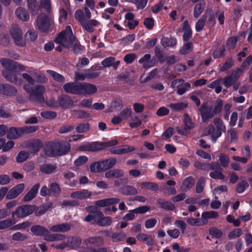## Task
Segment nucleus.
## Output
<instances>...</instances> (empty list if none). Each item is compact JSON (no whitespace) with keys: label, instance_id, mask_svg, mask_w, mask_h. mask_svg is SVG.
Listing matches in <instances>:
<instances>
[{"label":"nucleus","instance_id":"obj_1","mask_svg":"<svg viewBox=\"0 0 252 252\" xmlns=\"http://www.w3.org/2000/svg\"><path fill=\"white\" fill-rule=\"evenodd\" d=\"M31 74L23 73L22 76L24 79L26 80L29 84H25L23 86L24 90L30 93V98L32 101L41 102L44 101L43 95L45 91L43 86H36L34 89H32V85L34 82V79L31 76Z\"/></svg>","mask_w":252,"mask_h":252},{"label":"nucleus","instance_id":"obj_2","mask_svg":"<svg viewBox=\"0 0 252 252\" xmlns=\"http://www.w3.org/2000/svg\"><path fill=\"white\" fill-rule=\"evenodd\" d=\"M222 107L223 101L220 99H217L214 105L203 103L199 109L202 121L205 123L208 120L213 118L216 115L220 113Z\"/></svg>","mask_w":252,"mask_h":252},{"label":"nucleus","instance_id":"obj_3","mask_svg":"<svg viewBox=\"0 0 252 252\" xmlns=\"http://www.w3.org/2000/svg\"><path fill=\"white\" fill-rule=\"evenodd\" d=\"M214 125L210 124L207 126L203 131V135H211V141L215 143L217 139L220 137L222 132L225 131L226 127L223 121L219 118L213 119Z\"/></svg>","mask_w":252,"mask_h":252},{"label":"nucleus","instance_id":"obj_4","mask_svg":"<svg viewBox=\"0 0 252 252\" xmlns=\"http://www.w3.org/2000/svg\"><path fill=\"white\" fill-rule=\"evenodd\" d=\"M76 38L73 34L70 26H66L65 29L60 33L57 37L55 39V42L59 43L56 50L59 51H62V47L69 48L74 42Z\"/></svg>","mask_w":252,"mask_h":252},{"label":"nucleus","instance_id":"obj_5","mask_svg":"<svg viewBox=\"0 0 252 252\" xmlns=\"http://www.w3.org/2000/svg\"><path fill=\"white\" fill-rule=\"evenodd\" d=\"M70 145L64 141L51 143L45 148V154L49 157L60 156L67 153Z\"/></svg>","mask_w":252,"mask_h":252},{"label":"nucleus","instance_id":"obj_6","mask_svg":"<svg viewBox=\"0 0 252 252\" xmlns=\"http://www.w3.org/2000/svg\"><path fill=\"white\" fill-rule=\"evenodd\" d=\"M117 159L111 158L102 161L92 163L90 166L92 172H100L112 168L116 163Z\"/></svg>","mask_w":252,"mask_h":252},{"label":"nucleus","instance_id":"obj_7","mask_svg":"<svg viewBox=\"0 0 252 252\" xmlns=\"http://www.w3.org/2000/svg\"><path fill=\"white\" fill-rule=\"evenodd\" d=\"M34 206L26 205L17 208L12 213V217L13 218L16 215L18 218H25L32 214L34 211Z\"/></svg>","mask_w":252,"mask_h":252},{"label":"nucleus","instance_id":"obj_8","mask_svg":"<svg viewBox=\"0 0 252 252\" xmlns=\"http://www.w3.org/2000/svg\"><path fill=\"white\" fill-rule=\"evenodd\" d=\"M183 118L184 128L178 127L176 128V130L180 134L187 135L189 133L188 130L192 129L194 127V123L188 114H184Z\"/></svg>","mask_w":252,"mask_h":252},{"label":"nucleus","instance_id":"obj_9","mask_svg":"<svg viewBox=\"0 0 252 252\" xmlns=\"http://www.w3.org/2000/svg\"><path fill=\"white\" fill-rule=\"evenodd\" d=\"M60 106L65 109H68L74 107L77 100L71 98L67 95H63L58 97Z\"/></svg>","mask_w":252,"mask_h":252},{"label":"nucleus","instance_id":"obj_10","mask_svg":"<svg viewBox=\"0 0 252 252\" xmlns=\"http://www.w3.org/2000/svg\"><path fill=\"white\" fill-rule=\"evenodd\" d=\"M11 35L15 44L19 46H24L26 45L25 41L22 38V32L18 27L13 28L10 31Z\"/></svg>","mask_w":252,"mask_h":252},{"label":"nucleus","instance_id":"obj_11","mask_svg":"<svg viewBox=\"0 0 252 252\" xmlns=\"http://www.w3.org/2000/svg\"><path fill=\"white\" fill-rule=\"evenodd\" d=\"M25 187V185L23 183L17 185L8 191L6 195V198L7 199L15 198L23 192Z\"/></svg>","mask_w":252,"mask_h":252},{"label":"nucleus","instance_id":"obj_12","mask_svg":"<svg viewBox=\"0 0 252 252\" xmlns=\"http://www.w3.org/2000/svg\"><path fill=\"white\" fill-rule=\"evenodd\" d=\"M96 87L92 84L83 83H80V94L92 95L96 92Z\"/></svg>","mask_w":252,"mask_h":252},{"label":"nucleus","instance_id":"obj_13","mask_svg":"<svg viewBox=\"0 0 252 252\" xmlns=\"http://www.w3.org/2000/svg\"><path fill=\"white\" fill-rule=\"evenodd\" d=\"M63 89L67 93L80 94V83H67L63 85Z\"/></svg>","mask_w":252,"mask_h":252},{"label":"nucleus","instance_id":"obj_14","mask_svg":"<svg viewBox=\"0 0 252 252\" xmlns=\"http://www.w3.org/2000/svg\"><path fill=\"white\" fill-rule=\"evenodd\" d=\"M134 146L124 145L122 147H117L110 149V152L113 154L122 155L126 154L134 151Z\"/></svg>","mask_w":252,"mask_h":252},{"label":"nucleus","instance_id":"obj_15","mask_svg":"<svg viewBox=\"0 0 252 252\" xmlns=\"http://www.w3.org/2000/svg\"><path fill=\"white\" fill-rule=\"evenodd\" d=\"M37 26L38 29L43 32L46 31L48 29L49 23L45 15L41 14L38 16L37 19Z\"/></svg>","mask_w":252,"mask_h":252},{"label":"nucleus","instance_id":"obj_16","mask_svg":"<svg viewBox=\"0 0 252 252\" xmlns=\"http://www.w3.org/2000/svg\"><path fill=\"white\" fill-rule=\"evenodd\" d=\"M15 71L13 70H4L2 72V75L7 81L14 83L16 84H21L20 82L18 80V74Z\"/></svg>","mask_w":252,"mask_h":252},{"label":"nucleus","instance_id":"obj_17","mask_svg":"<svg viewBox=\"0 0 252 252\" xmlns=\"http://www.w3.org/2000/svg\"><path fill=\"white\" fill-rule=\"evenodd\" d=\"M92 192L88 190L83 189L73 192L70 194V197L76 199H86L90 197Z\"/></svg>","mask_w":252,"mask_h":252},{"label":"nucleus","instance_id":"obj_18","mask_svg":"<svg viewBox=\"0 0 252 252\" xmlns=\"http://www.w3.org/2000/svg\"><path fill=\"white\" fill-rule=\"evenodd\" d=\"M40 184L39 183L35 184L24 196L23 200L24 202H30L34 198L37 193Z\"/></svg>","mask_w":252,"mask_h":252},{"label":"nucleus","instance_id":"obj_19","mask_svg":"<svg viewBox=\"0 0 252 252\" xmlns=\"http://www.w3.org/2000/svg\"><path fill=\"white\" fill-rule=\"evenodd\" d=\"M100 23L95 19H91L88 21H85L81 25L82 27L87 32L92 33L94 32V27H99Z\"/></svg>","mask_w":252,"mask_h":252},{"label":"nucleus","instance_id":"obj_20","mask_svg":"<svg viewBox=\"0 0 252 252\" xmlns=\"http://www.w3.org/2000/svg\"><path fill=\"white\" fill-rule=\"evenodd\" d=\"M23 135L22 128L12 127L7 132V137L10 139H17Z\"/></svg>","mask_w":252,"mask_h":252},{"label":"nucleus","instance_id":"obj_21","mask_svg":"<svg viewBox=\"0 0 252 252\" xmlns=\"http://www.w3.org/2000/svg\"><path fill=\"white\" fill-rule=\"evenodd\" d=\"M120 63V61H115V59L112 57L106 58L101 62V64L104 67H109L112 66L115 70L118 68Z\"/></svg>","mask_w":252,"mask_h":252},{"label":"nucleus","instance_id":"obj_22","mask_svg":"<svg viewBox=\"0 0 252 252\" xmlns=\"http://www.w3.org/2000/svg\"><path fill=\"white\" fill-rule=\"evenodd\" d=\"M70 225L67 223L56 224L49 227L51 231L54 232H64L70 230Z\"/></svg>","mask_w":252,"mask_h":252},{"label":"nucleus","instance_id":"obj_23","mask_svg":"<svg viewBox=\"0 0 252 252\" xmlns=\"http://www.w3.org/2000/svg\"><path fill=\"white\" fill-rule=\"evenodd\" d=\"M120 201L118 198H106L97 200L95 204L99 207H106L110 205L116 204Z\"/></svg>","mask_w":252,"mask_h":252},{"label":"nucleus","instance_id":"obj_24","mask_svg":"<svg viewBox=\"0 0 252 252\" xmlns=\"http://www.w3.org/2000/svg\"><path fill=\"white\" fill-rule=\"evenodd\" d=\"M219 217V214L214 211H207L203 213L201 215L202 224H206L208 222V219H216Z\"/></svg>","mask_w":252,"mask_h":252},{"label":"nucleus","instance_id":"obj_25","mask_svg":"<svg viewBox=\"0 0 252 252\" xmlns=\"http://www.w3.org/2000/svg\"><path fill=\"white\" fill-rule=\"evenodd\" d=\"M136 238L139 241L142 242L148 246H153L154 240L151 235L145 233H140L137 235Z\"/></svg>","mask_w":252,"mask_h":252},{"label":"nucleus","instance_id":"obj_26","mask_svg":"<svg viewBox=\"0 0 252 252\" xmlns=\"http://www.w3.org/2000/svg\"><path fill=\"white\" fill-rule=\"evenodd\" d=\"M139 63L142 64L145 68H148L152 67L154 65L153 59H151L150 54H145L141 59L139 60Z\"/></svg>","mask_w":252,"mask_h":252},{"label":"nucleus","instance_id":"obj_27","mask_svg":"<svg viewBox=\"0 0 252 252\" xmlns=\"http://www.w3.org/2000/svg\"><path fill=\"white\" fill-rule=\"evenodd\" d=\"M104 148V146H102L101 143H94L89 145L81 146L80 149L83 151H99Z\"/></svg>","mask_w":252,"mask_h":252},{"label":"nucleus","instance_id":"obj_28","mask_svg":"<svg viewBox=\"0 0 252 252\" xmlns=\"http://www.w3.org/2000/svg\"><path fill=\"white\" fill-rule=\"evenodd\" d=\"M124 174V172L122 169H115L113 170H110L105 173L104 177L107 179H110L112 178H118L119 177H123Z\"/></svg>","mask_w":252,"mask_h":252},{"label":"nucleus","instance_id":"obj_29","mask_svg":"<svg viewBox=\"0 0 252 252\" xmlns=\"http://www.w3.org/2000/svg\"><path fill=\"white\" fill-rule=\"evenodd\" d=\"M44 240L47 241H60L65 239L64 235L61 234H51L48 230V232L43 235Z\"/></svg>","mask_w":252,"mask_h":252},{"label":"nucleus","instance_id":"obj_30","mask_svg":"<svg viewBox=\"0 0 252 252\" xmlns=\"http://www.w3.org/2000/svg\"><path fill=\"white\" fill-rule=\"evenodd\" d=\"M84 243L87 246H99L103 244V239L100 237H93L85 240Z\"/></svg>","mask_w":252,"mask_h":252},{"label":"nucleus","instance_id":"obj_31","mask_svg":"<svg viewBox=\"0 0 252 252\" xmlns=\"http://www.w3.org/2000/svg\"><path fill=\"white\" fill-rule=\"evenodd\" d=\"M194 184V179L189 176L186 178L181 186V189L183 191H187L190 189Z\"/></svg>","mask_w":252,"mask_h":252},{"label":"nucleus","instance_id":"obj_32","mask_svg":"<svg viewBox=\"0 0 252 252\" xmlns=\"http://www.w3.org/2000/svg\"><path fill=\"white\" fill-rule=\"evenodd\" d=\"M31 231L35 236H43L45 233L48 232V229L40 225H35L31 227Z\"/></svg>","mask_w":252,"mask_h":252},{"label":"nucleus","instance_id":"obj_33","mask_svg":"<svg viewBox=\"0 0 252 252\" xmlns=\"http://www.w3.org/2000/svg\"><path fill=\"white\" fill-rule=\"evenodd\" d=\"M57 169L56 164H44L40 167V171L44 174H52Z\"/></svg>","mask_w":252,"mask_h":252},{"label":"nucleus","instance_id":"obj_34","mask_svg":"<svg viewBox=\"0 0 252 252\" xmlns=\"http://www.w3.org/2000/svg\"><path fill=\"white\" fill-rule=\"evenodd\" d=\"M188 106V104L185 102H179L175 103H170L168 105V107L171 110L179 111L186 109Z\"/></svg>","mask_w":252,"mask_h":252},{"label":"nucleus","instance_id":"obj_35","mask_svg":"<svg viewBox=\"0 0 252 252\" xmlns=\"http://www.w3.org/2000/svg\"><path fill=\"white\" fill-rule=\"evenodd\" d=\"M29 73L35 77L37 82L44 83L46 82L47 81V78L40 71L34 70L29 71Z\"/></svg>","mask_w":252,"mask_h":252},{"label":"nucleus","instance_id":"obj_36","mask_svg":"<svg viewBox=\"0 0 252 252\" xmlns=\"http://www.w3.org/2000/svg\"><path fill=\"white\" fill-rule=\"evenodd\" d=\"M213 170V171L211 172L209 174L210 177L214 179L220 180H223L225 176L221 172L222 168L219 165L216 169Z\"/></svg>","mask_w":252,"mask_h":252},{"label":"nucleus","instance_id":"obj_37","mask_svg":"<svg viewBox=\"0 0 252 252\" xmlns=\"http://www.w3.org/2000/svg\"><path fill=\"white\" fill-rule=\"evenodd\" d=\"M122 193L125 195H135L138 193L137 189L131 186H124L121 189Z\"/></svg>","mask_w":252,"mask_h":252},{"label":"nucleus","instance_id":"obj_38","mask_svg":"<svg viewBox=\"0 0 252 252\" xmlns=\"http://www.w3.org/2000/svg\"><path fill=\"white\" fill-rule=\"evenodd\" d=\"M28 146L32 152H36L42 146V142L38 139H34L29 142Z\"/></svg>","mask_w":252,"mask_h":252},{"label":"nucleus","instance_id":"obj_39","mask_svg":"<svg viewBox=\"0 0 252 252\" xmlns=\"http://www.w3.org/2000/svg\"><path fill=\"white\" fill-rule=\"evenodd\" d=\"M15 13L17 17L23 21H26L29 19V15L28 14L27 12L22 8H18L16 10Z\"/></svg>","mask_w":252,"mask_h":252},{"label":"nucleus","instance_id":"obj_40","mask_svg":"<svg viewBox=\"0 0 252 252\" xmlns=\"http://www.w3.org/2000/svg\"><path fill=\"white\" fill-rule=\"evenodd\" d=\"M177 43V40L174 38L163 37L161 40V44L164 47H173Z\"/></svg>","mask_w":252,"mask_h":252},{"label":"nucleus","instance_id":"obj_41","mask_svg":"<svg viewBox=\"0 0 252 252\" xmlns=\"http://www.w3.org/2000/svg\"><path fill=\"white\" fill-rule=\"evenodd\" d=\"M28 6L32 14H36L39 7L36 0H28Z\"/></svg>","mask_w":252,"mask_h":252},{"label":"nucleus","instance_id":"obj_42","mask_svg":"<svg viewBox=\"0 0 252 252\" xmlns=\"http://www.w3.org/2000/svg\"><path fill=\"white\" fill-rule=\"evenodd\" d=\"M51 196H58L61 192V189L56 183H52L50 185Z\"/></svg>","mask_w":252,"mask_h":252},{"label":"nucleus","instance_id":"obj_43","mask_svg":"<svg viewBox=\"0 0 252 252\" xmlns=\"http://www.w3.org/2000/svg\"><path fill=\"white\" fill-rule=\"evenodd\" d=\"M158 202L159 204L160 207L162 208L169 210H173L175 208L174 205L164 199H159L158 200Z\"/></svg>","mask_w":252,"mask_h":252},{"label":"nucleus","instance_id":"obj_44","mask_svg":"<svg viewBox=\"0 0 252 252\" xmlns=\"http://www.w3.org/2000/svg\"><path fill=\"white\" fill-rule=\"evenodd\" d=\"M46 72L54 80L59 82H64L65 81L64 77L60 74L51 70H47Z\"/></svg>","mask_w":252,"mask_h":252},{"label":"nucleus","instance_id":"obj_45","mask_svg":"<svg viewBox=\"0 0 252 252\" xmlns=\"http://www.w3.org/2000/svg\"><path fill=\"white\" fill-rule=\"evenodd\" d=\"M140 187L142 189H147L152 191H156L158 189V184L153 182H143L141 184Z\"/></svg>","mask_w":252,"mask_h":252},{"label":"nucleus","instance_id":"obj_46","mask_svg":"<svg viewBox=\"0 0 252 252\" xmlns=\"http://www.w3.org/2000/svg\"><path fill=\"white\" fill-rule=\"evenodd\" d=\"M0 63L2 66L5 68V70L9 71L10 70H13L15 62L11 60L3 58L0 60Z\"/></svg>","mask_w":252,"mask_h":252},{"label":"nucleus","instance_id":"obj_47","mask_svg":"<svg viewBox=\"0 0 252 252\" xmlns=\"http://www.w3.org/2000/svg\"><path fill=\"white\" fill-rule=\"evenodd\" d=\"M205 8L204 3H199L196 4L194 8L193 16L195 18H198L203 11Z\"/></svg>","mask_w":252,"mask_h":252},{"label":"nucleus","instance_id":"obj_48","mask_svg":"<svg viewBox=\"0 0 252 252\" xmlns=\"http://www.w3.org/2000/svg\"><path fill=\"white\" fill-rule=\"evenodd\" d=\"M205 182V179L203 177H200L198 180L195 188V191L197 193H201L203 191Z\"/></svg>","mask_w":252,"mask_h":252},{"label":"nucleus","instance_id":"obj_49","mask_svg":"<svg viewBox=\"0 0 252 252\" xmlns=\"http://www.w3.org/2000/svg\"><path fill=\"white\" fill-rule=\"evenodd\" d=\"M130 118V122L128 125L131 128H136L142 125V121L137 116H131Z\"/></svg>","mask_w":252,"mask_h":252},{"label":"nucleus","instance_id":"obj_50","mask_svg":"<svg viewBox=\"0 0 252 252\" xmlns=\"http://www.w3.org/2000/svg\"><path fill=\"white\" fill-rule=\"evenodd\" d=\"M126 1L135 4L138 9H143L148 2L147 0H126Z\"/></svg>","mask_w":252,"mask_h":252},{"label":"nucleus","instance_id":"obj_51","mask_svg":"<svg viewBox=\"0 0 252 252\" xmlns=\"http://www.w3.org/2000/svg\"><path fill=\"white\" fill-rule=\"evenodd\" d=\"M219 161L222 167H226L229 164L230 159L227 155L224 154H221L219 156Z\"/></svg>","mask_w":252,"mask_h":252},{"label":"nucleus","instance_id":"obj_52","mask_svg":"<svg viewBox=\"0 0 252 252\" xmlns=\"http://www.w3.org/2000/svg\"><path fill=\"white\" fill-rule=\"evenodd\" d=\"M15 221L11 219H6L0 221V229H6L15 224Z\"/></svg>","mask_w":252,"mask_h":252},{"label":"nucleus","instance_id":"obj_53","mask_svg":"<svg viewBox=\"0 0 252 252\" xmlns=\"http://www.w3.org/2000/svg\"><path fill=\"white\" fill-rule=\"evenodd\" d=\"M249 187V184L245 181L239 183L236 187V191L241 193L243 192Z\"/></svg>","mask_w":252,"mask_h":252},{"label":"nucleus","instance_id":"obj_54","mask_svg":"<svg viewBox=\"0 0 252 252\" xmlns=\"http://www.w3.org/2000/svg\"><path fill=\"white\" fill-rule=\"evenodd\" d=\"M90 128V125L87 124H80L75 128L76 131L78 133H83L89 130Z\"/></svg>","mask_w":252,"mask_h":252},{"label":"nucleus","instance_id":"obj_55","mask_svg":"<svg viewBox=\"0 0 252 252\" xmlns=\"http://www.w3.org/2000/svg\"><path fill=\"white\" fill-rule=\"evenodd\" d=\"M132 113V110L130 108H126L121 112L119 115L122 118V120H126L131 117Z\"/></svg>","mask_w":252,"mask_h":252},{"label":"nucleus","instance_id":"obj_56","mask_svg":"<svg viewBox=\"0 0 252 252\" xmlns=\"http://www.w3.org/2000/svg\"><path fill=\"white\" fill-rule=\"evenodd\" d=\"M228 136L230 138L231 143H235L237 140L238 134L234 129H230L227 131Z\"/></svg>","mask_w":252,"mask_h":252},{"label":"nucleus","instance_id":"obj_57","mask_svg":"<svg viewBox=\"0 0 252 252\" xmlns=\"http://www.w3.org/2000/svg\"><path fill=\"white\" fill-rule=\"evenodd\" d=\"M29 156V154L28 152L21 151L18 154L16 157V161L18 162H22L28 159Z\"/></svg>","mask_w":252,"mask_h":252},{"label":"nucleus","instance_id":"obj_58","mask_svg":"<svg viewBox=\"0 0 252 252\" xmlns=\"http://www.w3.org/2000/svg\"><path fill=\"white\" fill-rule=\"evenodd\" d=\"M111 222L112 219L109 217H103L97 221V224L101 226L109 225Z\"/></svg>","mask_w":252,"mask_h":252},{"label":"nucleus","instance_id":"obj_59","mask_svg":"<svg viewBox=\"0 0 252 252\" xmlns=\"http://www.w3.org/2000/svg\"><path fill=\"white\" fill-rule=\"evenodd\" d=\"M37 32L34 30L29 31L25 35V38L27 41H33L37 37Z\"/></svg>","mask_w":252,"mask_h":252},{"label":"nucleus","instance_id":"obj_60","mask_svg":"<svg viewBox=\"0 0 252 252\" xmlns=\"http://www.w3.org/2000/svg\"><path fill=\"white\" fill-rule=\"evenodd\" d=\"M236 81L231 75L224 78L223 83L224 86L229 88Z\"/></svg>","mask_w":252,"mask_h":252},{"label":"nucleus","instance_id":"obj_61","mask_svg":"<svg viewBox=\"0 0 252 252\" xmlns=\"http://www.w3.org/2000/svg\"><path fill=\"white\" fill-rule=\"evenodd\" d=\"M206 18L204 17H202L197 21L195 24V30L197 32H200L203 30L206 23Z\"/></svg>","mask_w":252,"mask_h":252},{"label":"nucleus","instance_id":"obj_62","mask_svg":"<svg viewBox=\"0 0 252 252\" xmlns=\"http://www.w3.org/2000/svg\"><path fill=\"white\" fill-rule=\"evenodd\" d=\"M88 160V158L85 156H79L76 160L74 163L75 166H80L86 163Z\"/></svg>","mask_w":252,"mask_h":252},{"label":"nucleus","instance_id":"obj_63","mask_svg":"<svg viewBox=\"0 0 252 252\" xmlns=\"http://www.w3.org/2000/svg\"><path fill=\"white\" fill-rule=\"evenodd\" d=\"M218 166H219V163L217 162H213V163H212L211 164H210V163L205 164V163H202V166H201V168H200V169H202V170H209V169L215 170Z\"/></svg>","mask_w":252,"mask_h":252},{"label":"nucleus","instance_id":"obj_64","mask_svg":"<svg viewBox=\"0 0 252 252\" xmlns=\"http://www.w3.org/2000/svg\"><path fill=\"white\" fill-rule=\"evenodd\" d=\"M242 234V229L240 228H236L231 231L228 234V238L233 239L240 237Z\"/></svg>","mask_w":252,"mask_h":252}]
</instances>
